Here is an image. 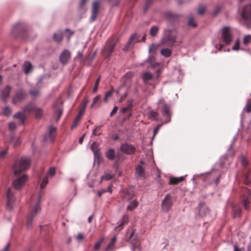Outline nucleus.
Returning a JSON list of instances; mask_svg holds the SVG:
<instances>
[{
    "instance_id": "nucleus-1",
    "label": "nucleus",
    "mask_w": 251,
    "mask_h": 251,
    "mask_svg": "<svg viewBox=\"0 0 251 251\" xmlns=\"http://www.w3.org/2000/svg\"><path fill=\"white\" fill-rule=\"evenodd\" d=\"M177 33L175 28L165 29L163 34L160 40V44L168 48L175 46L176 42Z\"/></svg>"
},
{
    "instance_id": "nucleus-2",
    "label": "nucleus",
    "mask_w": 251,
    "mask_h": 251,
    "mask_svg": "<svg viewBox=\"0 0 251 251\" xmlns=\"http://www.w3.org/2000/svg\"><path fill=\"white\" fill-rule=\"evenodd\" d=\"M31 163L30 158L28 157L23 156L16 161L13 167V172L15 175H18L22 172L28 170Z\"/></svg>"
},
{
    "instance_id": "nucleus-3",
    "label": "nucleus",
    "mask_w": 251,
    "mask_h": 251,
    "mask_svg": "<svg viewBox=\"0 0 251 251\" xmlns=\"http://www.w3.org/2000/svg\"><path fill=\"white\" fill-rule=\"evenodd\" d=\"M41 199L42 195H40L38 198L34 208L28 214L26 224V227L28 228L31 227L34 219L41 210Z\"/></svg>"
},
{
    "instance_id": "nucleus-4",
    "label": "nucleus",
    "mask_w": 251,
    "mask_h": 251,
    "mask_svg": "<svg viewBox=\"0 0 251 251\" xmlns=\"http://www.w3.org/2000/svg\"><path fill=\"white\" fill-rule=\"evenodd\" d=\"M161 69L157 70L156 71V75L155 76L152 75L149 72H146L144 73L142 75V78L144 80V83L146 84L153 86V87L154 88L156 80L159 76V75L161 74Z\"/></svg>"
},
{
    "instance_id": "nucleus-5",
    "label": "nucleus",
    "mask_w": 251,
    "mask_h": 251,
    "mask_svg": "<svg viewBox=\"0 0 251 251\" xmlns=\"http://www.w3.org/2000/svg\"><path fill=\"white\" fill-rule=\"evenodd\" d=\"M28 178V176L25 174L16 177L12 183L13 188L17 190H21L27 182Z\"/></svg>"
},
{
    "instance_id": "nucleus-6",
    "label": "nucleus",
    "mask_w": 251,
    "mask_h": 251,
    "mask_svg": "<svg viewBox=\"0 0 251 251\" xmlns=\"http://www.w3.org/2000/svg\"><path fill=\"white\" fill-rule=\"evenodd\" d=\"M116 44V41L113 39H108L101 50L102 55L105 57H109L113 52Z\"/></svg>"
},
{
    "instance_id": "nucleus-7",
    "label": "nucleus",
    "mask_w": 251,
    "mask_h": 251,
    "mask_svg": "<svg viewBox=\"0 0 251 251\" xmlns=\"http://www.w3.org/2000/svg\"><path fill=\"white\" fill-rule=\"evenodd\" d=\"M233 33L231 28L228 26H224L222 29V41L226 45L231 43L233 39Z\"/></svg>"
},
{
    "instance_id": "nucleus-8",
    "label": "nucleus",
    "mask_w": 251,
    "mask_h": 251,
    "mask_svg": "<svg viewBox=\"0 0 251 251\" xmlns=\"http://www.w3.org/2000/svg\"><path fill=\"white\" fill-rule=\"evenodd\" d=\"M173 204L172 196L168 194L165 195L161 202V209L164 212H168Z\"/></svg>"
},
{
    "instance_id": "nucleus-9",
    "label": "nucleus",
    "mask_w": 251,
    "mask_h": 251,
    "mask_svg": "<svg viewBox=\"0 0 251 251\" xmlns=\"http://www.w3.org/2000/svg\"><path fill=\"white\" fill-rule=\"evenodd\" d=\"M120 149L124 153L129 155L133 154L136 151L135 147L132 145L128 143L122 144Z\"/></svg>"
},
{
    "instance_id": "nucleus-10",
    "label": "nucleus",
    "mask_w": 251,
    "mask_h": 251,
    "mask_svg": "<svg viewBox=\"0 0 251 251\" xmlns=\"http://www.w3.org/2000/svg\"><path fill=\"white\" fill-rule=\"evenodd\" d=\"M100 3L98 1H95L93 3L90 20L91 22L95 21L99 14Z\"/></svg>"
},
{
    "instance_id": "nucleus-11",
    "label": "nucleus",
    "mask_w": 251,
    "mask_h": 251,
    "mask_svg": "<svg viewBox=\"0 0 251 251\" xmlns=\"http://www.w3.org/2000/svg\"><path fill=\"white\" fill-rule=\"evenodd\" d=\"M56 128L53 126H50L49 127V132L45 134L44 136V140L46 142H51L55 138V133Z\"/></svg>"
},
{
    "instance_id": "nucleus-12",
    "label": "nucleus",
    "mask_w": 251,
    "mask_h": 251,
    "mask_svg": "<svg viewBox=\"0 0 251 251\" xmlns=\"http://www.w3.org/2000/svg\"><path fill=\"white\" fill-rule=\"evenodd\" d=\"M241 17L245 21L251 19V4H248L243 7Z\"/></svg>"
},
{
    "instance_id": "nucleus-13",
    "label": "nucleus",
    "mask_w": 251,
    "mask_h": 251,
    "mask_svg": "<svg viewBox=\"0 0 251 251\" xmlns=\"http://www.w3.org/2000/svg\"><path fill=\"white\" fill-rule=\"evenodd\" d=\"M7 206L9 209L12 207V203L15 201L14 193L10 188H9L6 193Z\"/></svg>"
},
{
    "instance_id": "nucleus-14",
    "label": "nucleus",
    "mask_w": 251,
    "mask_h": 251,
    "mask_svg": "<svg viewBox=\"0 0 251 251\" xmlns=\"http://www.w3.org/2000/svg\"><path fill=\"white\" fill-rule=\"evenodd\" d=\"M71 57V53L67 50H65L62 51L60 56V61L62 64H66L68 63Z\"/></svg>"
},
{
    "instance_id": "nucleus-15",
    "label": "nucleus",
    "mask_w": 251,
    "mask_h": 251,
    "mask_svg": "<svg viewBox=\"0 0 251 251\" xmlns=\"http://www.w3.org/2000/svg\"><path fill=\"white\" fill-rule=\"evenodd\" d=\"M198 208L199 211V215L201 217H204L209 213V209L204 203H200Z\"/></svg>"
},
{
    "instance_id": "nucleus-16",
    "label": "nucleus",
    "mask_w": 251,
    "mask_h": 251,
    "mask_svg": "<svg viewBox=\"0 0 251 251\" xmlns=\"http://www.w3.org/2000/svg\"><path fill=\"white\" fill-rule=\"evenodd\" d=\"M25 95L22 90L18 91L13 98V103L14 104L21 101L25 98Z\"/></svg>"
},
{
    "instance_id": "nucleus-17",
    "label": "nucleus",
    "mask_w": 251,
    "mask_h": 251,
    "mask_svg": "<svg viewBox=\"0 0 251 251\" xmlns=\"http://www.w3.org/2000/svg\"><path fill=\"white\" fill-rule=\"evenodd\" d=\"M139 36L137 34H133L129 38L126 47L128 48L132 47L134 43L139 41Z\"/></svg>"
},
{
    "instance_id": "nucleus-18",
    "label": "nucleus",
    "mask_w": 251,
    "mask_h": 251,
    "mask_svg": "<svg viewBox=\"0 0 251 251\" xmlns=\"http://www.w3.org/2000/svg\"><path fill=\"white\" fill-rule=\"evenodd\" d=\"M134 188L130 187L127 189L125 191V194L124 196V199L127 201L131 200L134 196Z\"/></svg>"
},
{
    "instance_id": "nucleus-19",
    "label": "nucleus",
    "mask_w": 251,
    "mask_h": 251,
    "mask_svg": "<svg viewBox=\"0 0 251 251\" xmlns=\"http://www.w3.org/2000/svg\"><path fill=\"white\" fill-rule=\"evenodd\" d=\"M11 87L7 85L5 89L1 91V99L3 101H6L9 97Z\"/></svg>"
},
{
    "instance_id": "nucleus-20",
    "label": "nucleus",
    "mask_w": 251,
    "mask_h": 251,
    "mask_svg": "<svg viewBox=\"0 0 251 251\" xmlns=\"http://www.w3.org/2000/svg\"><path fill=\"white\" fill-rule=\"evenodd\" d=\"M84 109H81L78 112L77 115V116L76 117V118L75 119L73 124H72V125L71 126V128H75L78 125V122L80 119V118H81L82 116L83 115V114H84Z\"/></svg>"
},
{
    "instance_id": "nucleus-21",
    "label": "nucleus",
    "mask_w": 251,
    "mask_h": 251,
    "mask_svg": "<svg viewBox=\"0 0 251 251\" xmlns=\"http://www.w3.org/2000/svg\"><path fill=\"white\" fill-rule=\"evenodd\" d=\"M26 114L23 112H18L14 115V119H17L21 122V124H24V121L26 117Z\"/></svg>"
},
{
    "instance_id": "nucleus-22",
    "label": "nucleus",
    "mask_w": 251,
    "mask_h": 251,
    "mask_svg": "<svg viewBox=\"0 0 251 251\" xmlns=\"http://www.w3.org/2000/svg\"><path fill=\"white\" fill-rule=\"evenodd\" d=\"M33 66L32 64L28 61L25 62L23 66L24 72L25 74H28L32 70Z\"/></svg>"
},
{
    "instance_id": "nucleus-23",
    "label": "nucleus",
    "mask_w": 251,
    "mask_h": 251,
    "mask_svg": "<svg viewBox=\"0 0 251 251\" xmlns=\"http://www.w3.org/2000/svg\"><path fill=\"white\" fill-rule=\"evenodd\" d=\"M35 107L36 106H35L34 104L33 103L30 102L24 107L23 112L25 114H28L31 111L33 110L34 111Z\"/></svg>"
},
{
    "instance_id": "nucleus-24",
    "label": "nucleus",
    "mask_w": 251,
    "mask_h": 251,
    "mask_svg": "<svg viewBox=\"0 0 251 251\" xmlns=\"http://www.w3.org/2000/svg\"><path fill=\"white\" fill-rule=\"evenodd\" d=\"M134 73L132 71L128 72L126 73L124 76V79L125 82L124 83L125 84V87H126V84L128 85L130 83L131 78L133 76Z\"/></svg>"
},
{
    "instance_id": "nucleus-25",
    "label": "nucleus",
    "mask_w": 251,
    "mask_h": 251,
    "mask_svg": "<svg viewBox=\"0 0 251 251\" xmlns=\"http://www.w3.org/2000/svg\"><path fill=\"white\" fill-rule=\"evenodd\" d=\"M91 149L93 151L95 158L99 157L100 152L99 149H98V145L96 142H93L91 146Z\"/></svg>"
},
{
    "instance_id": "nucleus-26",
    "label": "nucleus",
    "mask_w": 251,
    "mask_h": 251,
    "mask_svg": "<svg viewBox=\"0 0 251 251\" xmlns=\"http://www.w3.org/2000/svg\"><path fill=\"white\" fill-rule=\"evenodd\" d=\"M123 88L125 89V91H124V94L122 96H121V97L120 101H122V100H124L127 96V87H125V84H122V85L121 86V87H119V88L116 91L117 94H119L121 92V91H122V89H123Z\"/></svg>"
},
{
    "instance_id": "nucleus-27",
    "label": "nucleus",
    "mask_w": 251,
    "mask_h": 251,
    "mask_svg": "<svg viewBox=\"0 0 251 251\" xmlns=\"http://www.w3.org/2000/svg\"><path fill=\"white\" fill-rule=\"evenodd\" d=\"M166 18L171 22H175L178 19V16L172 12H167L166 13Z\"/></svg>"
},
{
    "instance_id": "nucleus-28",
    "label": "nucleus",
    "mask_w": 251,
    "mask_h": 251,
    "mask_svg": "<svg viewBox=\"0 0 251 251\" xmlns=\"http://www.w3.org/2000/svg\"><path fill=\"white\" fill-rule=\"evenodd\" d=\"M162 113L164 116L168 118V120L167 121V123L171 121V117L169 111V108L167 104H164L162 107Z\"/></svg>"
},
{
    "instance_id": "nucleus-29",
    "label": "nucleus",
    "mask_w": 251,
    "mask_h": 251,
    "mask_svg": "<svg viewBox=\"0 0 251 251\" xmlns=\"http://www.w3.org/2000/svg\"><path fill=\"white\" fill-rule=\"evenodd\" d=\"M128 219V217L127 215H124L122 219V221L119 224L118 226L115 227L116 230H120L123 228L124 225L127 223Z\"/></svg>"
},
{
    "instance_id": "nucleus-30",
    "label": "nucleus",
    "mask_w": 251,
    "mask_h": 251,
    "mask_svg": "<svg viewBox=\"0 0 251 251\" xmlns=\"http://www.w3.org/2000/svg\"><path fill=\"white\" fill-rule=\"evenodd\" d=\"M184 176L179 177H171L169 182V184H176L178 183L183 180Z\"/></svg>"
},
{
    "instance_id": "nucleus-31",
    "label": "nucleus",
    "mask_w": 251,
    "mask_h": 251,
    "mask_svg": "<svg viewBox=\"0 0 251 251\" xmlns=\"http://www.w3.org/2000/svg\"><path fill=\"white\" fill-rule=\"evenodd\" d=\"M53 114L57 115L56 121H58L62 114V108L60 106L57 107L54 106Z\"/></svg>"
},
{
    "instance_id": "nucleus-32",
    "label": "nucleus",
    "mask_w": 251,
    "mask_h": 251,
    "mask_svg": "<svg viewBox=\"0 0 251 251\" xmlns=\"http://www.w3.org/2000/svg\"><path fill=\"white\" fill-rule=\"evenodd\" d=\"M170 48L162 49L160 51L161 54L166 57H170L172 53V51Z\"/></svg>"
},
{
    "instance_id": "nucleus-33",
    "label": "nucleus",
    "mask_w": 251,
    "mask_h": 251,
    "mask_svg": "<svg viewBox=\"0 0 251 251\" xmlns=\"http://www.w3.org/2000/svg\"><path fill=\"white\" fill-rule=\"evenodd\" d=\"M251 43V35H245L243 38V44L245 46H247Z\"/></svg>"
},
{
    "instance_id": "nucleus-34",
    "label": "nucleus",
    "mask_w": 251,
    "mask_h": 251,
    "mask_svg": "<svg viewBox=\"0 0 251 251\" xmlns=\"http://www.w3.org/2000/svg\"><path fill=\"white\" fill-rule=\"evenodd\" d=\"M63 34L61 31H58L53 34V39L55 41L60 42L63 38Z\"/></svg>"
},
{
    "instance_id": "nucleus-35",
    "label": "nucleus",
    "mask_w": 251,
    "mask_h": 251,
    "mask_svg": "<svg viewBox=\"0 0 251 251\" xmlns=\"http://www.w3.org/2000/svg\"><path fill=\"white\" fill-rule=\"evenodd\" d=\"M106 156L107 158L111 160H113L115 158V152L114 150L110 149L106 152Z\"/></svg>"
},
{
    "instance_id": "nucleus-36",
    "label": "nucleus",
    "mask_w": 251,
    "mask_h": 251,
    "mask_svg": "<svg viewBox=\"0 0 251 251\" xmlns=\"http://www.w3.org/2000/svg\"><path fill=\"white\" fill-rule=\"evenodd\" d=\"M139 202L137 201L134 200L131 201L129 204L127 206V210L129 211H132L138 205Z\"/></svg>"
},
{
    "instance_id": "nucleus-37",
    "label": "nucleus",
    "mask_w": 251,
    "mask_h": 251,
    "mask_svg": "<svg viewBox=\"0 0 251 251\" xmlns=\"http://www.w3.org/2000/svg\"><path fill=\"white\" fill-rule=\"evenodd\" d=\"M158 30V26L156 25L151 26L150 30V34L151 36L152 37L155 36L157 34Z\"/></svg>"
},
{
    "instance_id": "nucleus-38",
    "label": "nucleus",
    "mask_w": 251,
    "mask_h": 251,
    "mask_svg": "<svg viewBox=\"0 0 251 251\" xmlns=\"http://www.w3.org/2000/svg\"><path fill=\"white\" fill-rule=\"evenodd\" d=\"M10 142L14 146H17L20 144L21 141L19 137L11 136L10 138Z\"/></svg>"
},
{
    "instance_id": "nucleus-39",
    "label": "nucleus",
    "mask_w": 251,
    "mask_h": 251,
    "mask_svg": "<svg viewBox=\"0 0 251 251\" xmlns=\"http://www.w3.org/2000/svg\"><path fill=\"white\" fill-rule=\"evenodd\" d=\"M132 107V100H128L127 105L126 107L122 108L120 110L121 113H124L126 111L130 109Z\"/></svg>"
},
{
    "instance_id": "nucleus-40",
    "label": "nucleus",
    "mask_w": 251,
    "mask_h": 251,
    "mask_svg": "<svg viewBox=\"0 0 251 251\" xmlns=\"http://www.w3.org/2000/svg\"><path fill=\"white\" fill-rule=\"evenodd\" d=\"M144 169L140 165H138L136 168V173L139 176H142L144 175Z\"/></svg>"
},
{
    "instance_id": "nucleus-41",
    "label": "nucleus",
    "mask_w": 251,
    "mask_h": 251,
    "mask_svg": "<svg viewBox=\"0 0 251 251\" xmlns=\"http://www.w3.org/2000/svg\"><path fill=\"white\" fill-rule=\"evenodd\" d=\"M23 27V25L21 23H17L13 26V31L14 32L20 31Z\"/></svg>"
},
{
    "instance_id": "nucleus-42",
    "label": "nucleus",
    "mask_w": 251,
    "mask_h": 251,
    "mask_svg": "<svg viewBox=\"0 0 251 251\" xmlns=\"http://www.w3.org/2000/svg\"><path fill=\"white\" fill-rule=\"evenodd\" d=\"M116 240H117V237H116V236H114L111 239L110 243L107 245V247L105 249V251H107L108 250H110L113 247V246H114V245L115 243Z\"/></svg>"
},
{
    "instance_id": "nucleus-43",
    "label": "nucleus",
    "mask_w": 251,
    "mask_h": 251,
    "mask_svg": "<svg viewBox=\"0 0 251 251\" xmlns=\"http://www.w3.org/2000/svg\"><path fill=\"white\" fill-rule=\"evenodd\" d=\"M158 116V113L156 112L153 111H151L148 113V117L149 118L152 120H155L157 119Z\"/></svg>"
},
{
    "instance_id": "nucleus-44",
    "label": "nucleus",
    "mask_w": 251,
    "mask_h": 251,
    "mask_svg": "<svg viewBox=\"0 0 251 251\" xmlns=\"http://www.w3.org/2000/svg\"><path fill=\"white\" fill-rule=\"evenodd\" d=\"M104 240V238L102 237L95 243V244L94 245V249L95 251H98L99 250V249H100V246L101 245L102 243H103Z\"/></svg>"
},
{
    "instance_id": "nucleus-45",
    "label": "nucleus",
    "mask_w": 251,
    "mask_h": 251,
    "mask_svg": "<svg viewBox=\"0 0 251 251\" xmlns=\"http://www.w3.org/2000/svg\"><path fill=\"white\" fill-rule=\"evenodd\" d=\"M242 50V48L240 47V40L239 39L236 40L234 46L232 48L233 50Z\"/></svg>"
},
{
    "instance_id": "nucleus-46",
    "label": "nucleus",
    "mask_w": 251,
    "mask_h": 251,
    "mask_svg": "<svg viewBox=\"0 0 251 251\" xmlns=\"http://www.w3.org/2000/svg\"><path fill=\"white\" fill-rule=\"evenodd\" d=\"M11 113V108L9 106H6L3 109L2 114L6 116H9Z\"/></svg>"
},
{
    "instance_id": "nucleus-47",
    "label": "nucleus",
    "mask_w": 251,
    "mask_h": 251,
    "mask_svg": "<svg viewBox=\"0 0 251 251\" xmlns=\"http://www.w3.org/2000/svg\"><path fill=\"white\" fill-rule=\"evenodd\" d=\"M36 118H40L42 116V110L41 108L35 107L34 110Z\"/></svg>"
},
{
    "instance_id": "nucleus-48",
    "label": "nucleus",
    "mask_w": 251,
    "mask_h": 251,
    "mask_svg": "<svg viewBox=\"0 0 251 251\" xmlns=\"http://www.w3.org/2000/svg\"><path fill=\"white\" fill-rule=\"evenodd\" d=\"M114 177V175H110L109 174H106L101 176L100 181L103 180H109L112 179Z\"/></svg>"
},
{
    "instance_id": "nucleus-49",
    "label": "nucleus",
    "mask_w": 251,
    "mask_h": 251,
    "mask_svg": "<svg viewBox=\"0 0 251 251\" xmlns=\"http://www.w3.org/2000/svg\"><path fill=\"white\" fill-rule=\"evenodd\" d=\"M188 25L190 27H195L197 26L196 24L194 22L193 17H190L188 21Z\"/></svg>"
},
{
    "instance_id": "nucleus-50",
    "label": "nucleus",
    "mask_w": 251,
    "mask_h": 251,
    "mask_svg": "<svg viewBox=\"0 0 251 251\" xmlns=\"http://www.w3.org/2000/svg\"><path fill=\"white\" fill-rule=\"evenodd\" d=\"M48 176H45L43 180H42V181L41 183V185H40V187L41 189H44L45 188V187L46 186L47 184H48Z\"/></svg>"
},
{
    "instance_id": "nucleus-51",
    "label": "nucleus",
    "mask_w": 251,
    "mask_h": 251,
    "mask_svg": "<svg viewBox=\"0 0 251 251\" xmlns=\"http://www.w3.org/2000/svg\"><path fill=\"white\" fill-rule=\"evenodd\" d=\"M100 98V95H97L93 99V103L91 105V108L95 107L96 104L97 103L98 101H99Z\"/></svg>"
},
{
    "instance_id": "nucleus-52",
    "label": "nucleus",
    "mask_w": 251,
    "mask_h": 251,
    "mask_svg": "<svg viewBox=\"0 0 251 251\" xmlns=\"http://www.w3.org/2000/svg\"><path fill=\"white\" fill-rule=\"evenodd\" d=\"M101 126H97L93 131V135L94 136H98L101 134L100 131Z\"/></svg>"
},
{
    "instance_id": "nucleus-53",
    "label": "nucleus",
    "mask_w": 251,
    "mask_h": 251,
    "mask_svg": "<svg viewBox=\"0 0 251 251\" xmlns=\"http://www.w3.org/2000/svg\"><path fill=\"white\" fill-rule=\"evenodd\" d=\"M243 203L244 205V206L246 209H248V206L250 203V201L249 199V198H245L243 200Z\"/></svg>"
},
{
    "instance_id": "nucleus-54",
    "label": "nucleus",
    "mask_w": 251,
    "mask_h": 251,
    "mask_svg": "<svg viewBox=\"0 0 251 251\" xmlns=\"http://www.w3.org/2000/svg\"><path fill=\"white\" fill-rule=\"evenodd\" d=\"M241 213V209L237 208L236 209L235 208H234L233 209V217L234 218L239 217Z\"/></svg>"
},
{
    "instance_id": "nucleus-55",
    "label": "nucleus",
    "mask_w": 251,
    "mask_h": 251,
    "mask_svg": "<svg viewBox=\"0 0 251 251\" xmlns=\"http://www.w3.org/2000/svg\"><path fill=\"white\" fill-rule=\"evenodd\" d=\"M55 174V168L54 167H51L49 170L48 175L50 176H53Z\"/></svg>"
},
{
    "instance_id": "nucleus-56",
    "label": "nucleus",
    "mask_w": 251,
    "mask_h": 251,
    "mask_svg": "<svg viewBox=\"0 0 251 251\" xmlns=\"http://www.w3.org/2000/svg\"><path fill=\"white\" fill-rule=\"evenodd\" d=\"M100 81V76L98 77V78L96 80L95 86H94V87L93 88V90L94 92H95L97 91L98 86L99 85Z\"/></svg>"
},
{
    "instance_id": "nucleus-57",
    "label": "nucleus",
    "mask_w": 251,
    "mask_h": 251,
    "mask_svg": "<svg viewBox=\"0 0 251 251\" xmlns=\"http://www.w3.org/2000/svg\"><path fill=\"white\" fill-rule=\"evenodd\" d=\"M244 181L247 184L249 185L251 184V176L250 175H246Z\"/></svg>"
},
{
    "instance_id": "nucleus-58",
    "label": "nucleus",
    "mask_w": 251,
    "mask_h": 251,
    "mask_svg": "<svg viewBox=\"0 0 251 251\" xmlns=\"http://www.w3.org/2000/svg\"><path fill=\"white\" fill-rule=\"evenodd\" d=\"M245 109L248 113H249L251 111V101L250 102L249 100L248 101Z\"/></svg>"
},
{
    "instance_id": "nucleus-59",
    "label": "nucleus",
    "mask_w": 251,
    "mask_h": 251,
    "mask_svg": "<svg viewBox=\"0 0 251 251\" xmlns=\"http://www.w3.org/2000/svg\"><path fill=\"white\" fill-rule=\"evenodd\" d=\"M153 0H146V3L145 4L144 8L145 11L147 10L149 6L151 3V2L153 1Z\"/></svg>"
},
{
    "instance_id": "nucleus-60",
    "label": "nucleus",
    "mask_w": 251,
    "mask_h": 251,
    "mask_svg": "<svg viewBox=\"0 0 251 251\" xmlns=\"http://www.w3.org/2000/svg\"><path fill=\"white\" fill-rule=\"evenodd\" d=\"M9 129L10 130H14L16 128V124L14 122H11L9 123L8 125Z\"/></svg>"
},
{
    "instance_id": "nucleus-61",
    "label": "nucleus",
    "mask_w": 251,
    "mask_h": 251,
    "mask_svg": "<svg viewBox=\"0 0 251 251\" xmlns=\"http://www.w3.org/2000/svg\"><path fill=\"white\" fill-rule=\"evenodd\" d=\"M30 94L33 97H36L39 95V91L38 90H31L30 91Z\"/></svg>"
},
{
    "instance_id": "nucleus-62",
    "label": "nucleus",
    "mask_w": 251,
    "mask_h": 251,
    "mask_svg": "<svg viewBox=\"0 0 251 251\" xmlns=\"http://www.w3.org/2000/svg\"><path fill=\"white\" fill-rule=\"evenodd\" d=\"M65 31L66 32H67L66 36L67 38H68V39L69 40L70 39V37L74 34V32L71 31L68 28H66L65 29Z\"/></svg>"
},
{
    "instance_id": "nucleus-63",
    "label": "nucleus",
    "mask_w": 251,
    "mask_h": 251,
    "mask_svg": "<svg viewBox=\"0 0 251 251\" xmlns=\"http://www.w3.org/2000/svg\"><path fill=\"white\" fill-rule=\"evenodd\" d=\"M132 244V250L133 251H134L136 249L139 247V243L137 241L135 243H133L131 241H130Z\"/></svg>"
},
{
    "instance_id": "nucleus-64",
    "label": "nucleus",
    "mask_w": 251,
    "mask_h": 251,
    "mask_svg": "<svg viewBox=\"0 0 251 251\" xmlns=\"http://www.w3.org/2000/svg\"><path fill=\"white\" fill-rule=\"evenodd\" d=\"M87 0H81L79 5V8L82 9H85L84 6Z\"/></svg>"
}]
</instances>
